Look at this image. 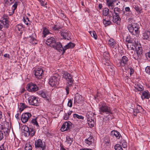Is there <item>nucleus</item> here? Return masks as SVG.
Returning <instances> with one entry per match:
<instances>
[{"label":"nucleus","mask_w":150,"mask_h":150,"mask_svg":"<svg viewBox=\"0 0 150 150\" xmlns=\"http://www.w3.org/2000/svg\"><path fill=\"white\" fill-rule=\"evenodd\" d=\"M127 41V45L129 50H135L138 57L141 55L142 53V48L140 45L136 44V39L131 38Z\"/></svg>","instance_id":"obj_1"},{"label":"nucleus","mask_w":150,"mask_h":150,"mask_svg":"<svg viewBox=\"0 0 150 150\" xmlns=\"http://www.w3.org/2000/svg\"><path fill=\"white\" fill-rule=\"evenodd\" d=\"M127 28L129 32L133 35H135L139 33V25L137 23L129 24Z\"/></svg>","instance_id":"obj_2"},{"label":"nucleus","mask_w":150,"mask_h":150,"mask_svg":"<svg viewBox=\"0 0 150 150\" xmlns=\"http://www.w3.org/2000/svg\"><path fill=\"white\" fill-rule=\"evenodd\" d=\"M60 76L57 74H55L49 79V83L52 86L58 85Z\"/></svg>","instance_id":"obj_3"},{"label":"nucleus","mask_w":150,"mask_h":150,"mask_svg":"<svg viewBox=\"0 0 150 150\" xmlns=\"http://www.w3.org/2000/svg\"><path fill=\"white\" fill-rule=\"evenodd\" d=\"M24 135L25 137H28L30 136V137H32L35 134V130L32 127H28L26 126L24 127Z\"/></svg>","instance_id":"obj_4"},{"label":"nucleus","mask_w":150,"mask_h":150,"mask_svg":"<svg viewBox=\"0 0 150 150\" xmlns=\"http://www.w3.org/2000/svg\"><path fill=\"white\" fill-rule=\"evenodd\" d=\"M128 59L125 56H123L120 60L118 59L116 61V64L117 66L119 67H124L125 68V66L128 64Z\"/></svg>","instance_id":"obj_5"},{"label":"nucleus","mask_w":150,"mask_h":150,"mask_svg":"<svg viewBox=\"0 0 150 150\" xmlns=\"http://www.w3.org/2000/svg\"><path fill=\"white\" fill-rule=\"evenodd\" d=\"M2 18V20L0 21V30L3 27L8 28L9 26V21L8 16L4 14Z\"/></svg>","instance_id":"obj_6"},{"label":"nucleus","mask_w":150,"mask_h":150,"mask_svg":"<svg viewBox=\"0 0 150 150\" xmlns=\"http://www.w3.org/2000/svg\"><path fill=\"white\" fill-rule=\"evenodd\" d=\"M63 77L66 79L69 82L67 83V86H71L73 83L74 80L71 75L67 72L65 73L63 75Z\"/></svg>","instance_id":"obj_7"},{"label":"nucleus","mask_w":150,"mask_h":150,"mask_svg":"<svg viewBox=\"0 0 150 150\" xmlns=\"http://www.w3.org/2000/svg\"><path fill=\"white\" fill-rule=\"evenodd\" d=\"M99 109V112L101 114H102V113L104 112H105L106 114L111 113L110 108L106 104H103L101 105Z\"/></svg>","instance_id":"obj_8"},{"label":"nucleus","mask_w":150,"mask_h":150,"mask_svg":"<svg viewBox=\"0 0 150 150\" xmlns=\"http://www.w3.org/2000/svg\"><path fill=\"white\" fill-rule=\"evenodd\" d=\"M35 147L38 149L44 150L46 148L45 144H43L42 140L40 139L37 140L35 142Z\"/></svg>","instance_id":"obj_9"},{"label":"nucleus","mask_w":150,"mask_h":150,"mask_svg":"<svg viewBox=\"0 0 150 150\" xmlns=\"http://www.w3.org/2000/svg\"><path fill=\"white\" fill-rule=\"evenodd\" d=\"M28 102L30 105L35 106H38L39 104L38 99L33 96L30 97L28 98Z\"/></svg>","instance_id":"obj_10"},{"label":"nucleus","mask_w":150,"mask_h":150,"mask_svg":"<svg viewBox=\"0 0 150 150\" xmlns=\"http://www.w3.org/2000/svg\"><path fill=\"white\" fill-rule=\"evenodd\" d=\"M31 116V114L29 112L23 113L21 115L22 122L24 123L26 122Z\"/></svg>","instance_id":"obj_11"},{"label":"nucleus","mask_w":150,"mask_h":150,"mask_svg":"<svg viewBox=\"0 0 150 150\" xmlns=\"http://www.w3.org/2000/svg\"><path fill=\"white\" fill-rule=\"evenodd\" d=\"M43 71L42 69L39 68L36 69L35 71V77L38 79L42 78V75L43 74Z\"/></svg>","instance_id":"obj_12"},{"label":"nucleus","mask_w":150,"mask_h":150,"mask_svg":"<svg viewBox=\"0 0 150 150\" xmlns=\"http://www.w3.org/2000/svg\"><path fill=\"white\" fill-rule=\"evenodd\" d=\"M52 47L60 52L62 51L63 52L64 51V48L62 47V44L60 42H56Z\"/></svg>","instance_id":"obj_13"},{"label":"nucleus","mask_w":150,"mask_h":150,"mask_svg":"<svg viewBox=\"0 0 150 150\" xmlns=\"http://www.w3.org/2000/svg\"><path fill=\"white\" fill-rule=\"evenodd\" d=\"M140 94L141 95V98L143 100L144 99H149L150 97V94L148 91H142Z\"/></svg>","instance_id":"obj_14"},{"label":"nucleus","mask_w":150,"mask_h":150,"mask_svg":"<svg viewBox=\"0 0 150 150\" xmlns=\"http://www.w3.org/2000/svg\"><path fill=\"white\" fill-rule=\"evenodd\" d=\"M56 42L55 38L51 37L47 40L46 43L47 45L52 47L54 45Z\"/></svg>","instance_id":"obj_15"},{"label":"nucleus","mask_w":150,"mask_h":150,"mask_svg":"<svg viewBox=\"0 0 150 150\" xmlns=\"http://www.w3.org/2000/svg\"><path fill=\"white\" fill-rule=\"evenodd\" d=\"M103 57L105 59V60L103 62L105 65L107 66L110 65V62L109 60L110 59L109 54L107 52H105L103 54Z\"/></svg>","instance_id":"obj_16"},{"label":"nucleus","mask_w":150,"mask_h":150,"mask_svg":"<svg viewBox=\"0 0 150 150\" xmlns=\"http://www.w3.org/2000/svg\"><path fill=\"white\" fill-rule=\"evenodd\" d=\"M28 90L32 92H35L38 90V88L36 84L30 83L28 86Z\"/></svg>","instance_id":"obj_17"},{"label":"nucleus","mask_w":150,"mask_h":150,"mask_svg":"<svg viewBox=\"0 0 150 150\" xmlns=\"http://www.w3.org/2000/svg\"><path fill=\"white\" fill-rule=\"evenodd\" d=\"M117 13H115V15L113 16V22L117 25H119L120 23L121 18Z\"/></svg>","instance_id":"obj_18"},{"label":"nucleus","mask_w":150,"mask_h":150,"mask_svg":"<svg viewBox=\"0 0 150 150\" xmlns=\"http://www.w3.org/2000/svg\"><path fill=\"white\" fill-rule=\"evenodd\" d=\"M110 12L111 13V14L109 12V10L108 8H105L103 11V15L104 16H108V17L110 18L112 16V12L111 11H110Z\"/></svg>","instance_id":"obj_19"},{"label":"nucleus","mask_w":150,"mask_h":150,"mask_svg":"<svg viewBox=\"0 0 150 150\" xmlns=\"http://www.w3.org/2000/svg\"><path fill=\"white\" fill-rule=\"evenodd\" d=\"M82 100V96L81 95H76L74 98V104H80L81 103Z\"/></svg>","instance_id":"obj_20"},{"label":"nucleus","mask_w":150,"mask_h":150,"mask_svg":"<svg viewBox=\"0 0 150 150\" xmlns=\"http://www.w3.org/2000/svg\"><path fill=\"white\" fill-rule=\"evenodd\" d=\"M116 0H107V4L110 9H112L114 7V3Z\"/></svg>","instance_id":"obj_21"},{"label":"nucleus","mask_w":150,"mask_h":150,"mask_svg":"<svg viewBox=\"0 0 150 150\" xmlns=\"http://www.w3.org/2000/svg\"><path fill=\"white\" fill-rule=\"evenodd\" d=\"M75 46V45L71 42H69L67 45H65L64 47V51L63 52L62 54H64L65 51V50L69 48H73Z\"/></svg>","instance_id":"obj_22"},{"label":"nucleus","mask_w":150,"mask_h":150,"mask_svg":"<svg viewBox=\"0 0 150 150\" xmlns=\"http://www.w3.org/2000/svg\"><path fill=\"white\" fill-rule=\"evenodd\" d=\"M60 34L61 36L63 37V38L65 39H68L66 37L69 36V34L67 30H62L60 32Z\"/></svg>","instance_id":"obj_23"},{"label":"nucleus","mask_w":150,"mask_h":150,"mask_svg":"<svg viewBox=\"0 0 150 150\" xmlns=\"http://www.w3.org/2000/svg\"><path fill=\"white\" fill-rule=\"evenodd\" d=\"M111 135L112 136H115L117 139L120 138L121 134L120 133L117 131L113 130L111 132Z\"/></svg>","instance_id":"obj_24"},{"label":"nucleus","mask_w":150,"mask_h":150,"mask_svg":"<svg viewBox=\"0 0 150 150\" xmlns=\"http://www.w3.org/2000/svg\"><path fill=\"white\" fill-rule=\"evenodd\" d=\"M133 7L138 13L141 12L142 9L139 4H136L133 6Z\"/></svg>","instance_id":"obj_25"},{"label":"nucleus","mask_w":150,"mask_h":150,"mask_svg":"<svg viewBox=\"0 0 150 150\" xmlns=\"http://www.w3.org/2000/svg\"><path fill=\"white\" fill-rule=\"evenodd\" d=\"M142 38L144 40H147L150 39V32L148 31L143 33Z\"/></svg>","instance_id":"obj_26"},{"label":"nucleus","mask_w":150,"mask_h":150,"mask_svg":"<svg viewBox=\"0 0 150 150\" xmlns=\"http://www.w3.org/2000/svg\"><path fill=\"white\" fill-rule=\"evenodd\" d=\"M85 142L86 144L88 145H90L93 142V137L91 136L89 137L88 139H86L85 140Z\"/></svg>","instance_id":"obj_27"},{"label":"nucleus","mask_w":150,"mask_h":150,"mask_svg":"<svg viewBox=\"0 0 150 150\" xmlns=\"http://www.w3.org/2000/svg\"><path fill=\"white\" fill-rule=\"evenodd\" d=\"M67 144L69 146H70L73 141V138H71L69 136H67L66 137Z\"/></svg>","instance_id":"obj_28"},{"label":"nucleus","mask_w":150,"mask_h":150,"mask_svg":"<svg viewBox=\"0 0 150 150\" xmlns=\"http://www.w3.org/2000/svg\"><path fill=\"white\" fill-rule=\"evenodd\" d=\"M49 33L50 32L49 30L45 27H44L43 28V31L42 37L43 38L45 37L46 35L49 34Z\"/></svg>","instance_id":"obj_29"},{"label":"nucleus","mask_w":150,"mask_h":150,"mask_svg":"<svg viewBox=\"0 0 150 150\" xmlns=\"http://www.w3.org/2000/svg\"><path fill=\"white\" fill-rule=\"evenodd\" d=\"M114 12L115 14V13H117L118 15H120V14L122 13H123L124 14L125 13L124 11L120 9V8H118L117 7L115 8L114 9Z\"/></svg>","instance_id":"obj_30"},{"label":"nucleus","mask_w":150,"mask_h":150,"mask_svg":"<svg viewBox=\"0 0 150 150\" xmlns=\"http://www.w3.org/2000/svg\"><path fill=\"white\" fill-rule=\"evenodd\" d=\"M27 38L28 40H29V41L32 44H36V39L33 37L30 36L28 38Z\"/></svg>","instance_id":"obj_31"},{"label":"nucleus","mask_w":150,"mask_h":150,"mask_svg":"<svg viewBox=\"0 0 150 150\" xmlns=\"http://www.w3.org/2000/svg\"><path fill=\"white\" fill-rule=\"evenodd\" d=\"M115 40L112 39H110L108 41V44L110 46L112 47H114V45H115Z\"/></svg>","instance_id":"obj_32"},{"label":"nucleus","mask_w":150,"mask_h":150,"mask_svg":"<svg viewBox=\"0 0 150 150\" xmlns=\"http://www.w3.org/2000/svg\"><path fill=\"white\" fill-rule=\"evenodd\" d=\"M32 145L30 143H27L25 144V150H32Z\"/></svg>","instance_id":"obj_33"},{"label":"nucleus","mask_w":150,"mask_h":150,"mask_svg":"<svg viewBox=\"0 0 150 150\" xmlns=\"http://www.w3.org/2000/svg\"><path fill=\"white\" fill-rule=\"evenodd\" d=\"M135 89L137 90V91H142L144 89V87L143 86L140 85L138 84L135 87Z\"/></svg>","instance_id":"obj_34"},{"label":"nucleus","mask_w":150,"mask_h":150,"mask_svg":"<svg viewBox=\"0 0 150 150\" xmlns=\"http://www.w3.org/2000/svg\"><path fill=\"white\" fill-rule=\"evenodd\" d=\"M18 4L17 2L16 1L14 4L12 6V12L11 13V14H10V15H11V14H13L15 10L17 8V6Z\"/></svg>","instance_id":"obj_35"},{"label":"nucleus","mask_w":150,"mask_h":150,"mask_svg":"<svg viewBox=\"0 0 150 150\" xmlns=\"http://www.w3.org/2000/svg\"><path fill=\"white\" fill-rule=\"evenodd\" d=\"M16 30L22 31L23 29V27L22 24H18L17 25L15 28Z\"/></svg>","instance_id":"obj_36"},{"label":"nucleus","mask_w":150,"mask_h":150,"mask_svg":"<svg viewBox=\"0 0 150 150\" xmlns=\"http://www.w3.org/2000/svg\"><path fill=\"white\" fill-rule=\"evenodd\" d=\"M73 117L75 118L83 120L84 117L82 115H79L75 113L73 114Z\"/></svg>","instance_id":"obj_37"},{"label":"nucleus","mask_w":150,"mask_h":150,"mask_svg":"<svg viewBox=\"0 0 150 150\" xmlns=\"http://www.w3.org/2000/svg\"><path fill=\"white\" fill-rule=\"evenodd\" d=\"M103 23L105 26L110 25L111 24V22L110 20H106L105 19H103Z\"/></svg>","instance_id":"obj_38"},{"label":"nucleus","mask_w":150,"mask_h":150,"mask_svg":"<svg viewBox=\"0 0 150 150\" xmlns=\"http://www.w3.org/2000/svg\"><path fill=\"white\" fill-rule=\"evenodd\" d=\"M66 123V126L67 129V130H70L71 127L72 123L70 122H65Z\"/></svg>","instance_id":"obj_39"},{"label":"nucleus","mask_w":150,"mask_h":150,"mask_svg":"<svg viewBox=\"0 0 150 150\" xmlns=\"http://www.w3.org/2000/svg\"><path fill=\"white\" fill-rule=\"evenodd\" d=\"M52 28L53 30L57 31H58L59 29L62 28L61 26L56 25H54Z\"/></svg>","instance_id":"obj_40"},{"label":"nucleus","mask_w":150,"mask_h":150,"mask_svg":"<svg viewBox=\"0 0 150 150\" xmlns=\"http://www.w3.org/2000/svg\"><path fill=\"white\" fill-rule=\"evenodd\" d=\"M115 150H123L121 146L119 144H116L114 146Z\"/></svg>","instance_id":"obj_41"},{"label":"nucleus","mask_w":150,"mask_h":150,"mask_svg":"<svg viewBox=\"0 0 150 150\" xmlns=\"http://www.w3.org/2000/svg\"><path fill=\"white\" fill-rule=\"evenodd\" d=\"M23 21L25 24L27 25H28L30 24V22L29 18L27 17H26V18L24 17L23 19Z\"/></svg>","instance_id":"obj_42"},{"label":"nucleus","mask_w":150,"mask_h":150,"mask_svg":"<svg viewBox=\"0 0 150 150\" xmlns=\"http://www.w3.org/2000/svg\"><path fill=\"white\" fill-rule=\"evenodd\" d=\"M125 70H127L128 71H130V75L131 76L132 74L134 73V70L131 67H129L127 69V68H125Z\"/></svg>","instance_id":"obj_43"},{"label":"nucleus","mask_w":150,"mask_h":150,"mask_svg":"<svg viewBox=\"0 0 150 150\" xmlns=\"http://www.w3.org/2000/svg\"><path fill=\"white\" fill-rule=\"evenodd\" d=\"M20 104L21 107L20 108V110L21 111H22L25 108H27V106L24 103H21Z\"/></svg>","instance_id":"obj_44"},{"label":"nucleus","mask_w":150,"mask_h":150,"mask_svg":"<svg viewBox=\"0 0 150 150\" xmlns=\"http://www.w3.org/2000/svg\"><path fill=\"white\" fill-rule=\"evenodd\" d=\"M31 122L34 125H35L37 127H39V125L36 119H32Z\"/></svg>","instance_id":"obj_45"},{"label":"nucleus","mask_w":150,"mask_h":150,"mask_svg":"<svg viewBox=\"0 0 150 150\" xmlns=\"http://www.w3.org/2000/svg\"><path fill=\"white\" fill-rule=\"evenodd\" d=\"M66 125V123L64 122L62 125L61 130L62 131H64L67 130Z\"/></svg>","instance_id":"obj_46"},{"label":"nucleus","mask_w":150,"mask_h":150,"mask_svg":"<svg viewBox=\"0 0 150 150\" xmlns=\"http://www.w3.org/2000/svg\"><path fill=\"white\" fill-rule=\"evenodd\" d=\"M1 131H3V132L4 133L5 135L8 134L9 132L8 129L6 128H3Z\"/></svg>","instance_id":"obj_47"},{"label":"nucleus","mask_w":150,"mask_h":150,"mask_svg":"<svg viewBox=\"0 0 150 150\" xmlns=\"http://www.w3.org/2000/svg\"><path fill=\"white\" fill-rule=\"evenodd\" d=\"M15 0H4L5 3L7 4H11Z\"/></svg>","instance_id":"obj_48"},{"label":"nucleus","mask_w":150,"mask_h":150,"mask_svg":"<svg viewBox=\"0 0 150 150\" xmlns=\"http://www.w3.org/2000/svg\"><path fill=\"white\" fill-rule=\"evenodd\" d=\"M89 115L87 116V121L88 122L94 121V117H89Z\"/></svg>","instance_id":"obj_49"},{"label":"nucleus","mask_w":150,"mask_h":150,"mask_svg":"<svg viewBox=\"0 0 150 150\" xmlns=\"http://www.w3.org/2000/svg\"><path fill=\"white\" fill-rule=\"evenodd\" d=\"M92 37H93L96 40L97 39V35L95 31H93L92 32Z\"/></svg>","instance_id":"obj_50"},{"label":"nucleus","mask_w":150,"mask_h":150,"mask_svg":"<svg viewBox=\"0 0 150 150\" xmlns=\"http://www.w3.org/2000/svg\"><path fill=\"white\" fill-rule=\"evenodd\" d=\"M146 72L148 74L150 75V67H147L145 69Z\"/></svg>","instance_id":"obj_51"},{"label":"nucleus","mask_w":150,"mask_h":150,"mask_svg":"<svg viewBox=\"0 0 150 150\" xmlns=\"http://www.w3.org/2000/svg\"><path fill=\"white\" fill-rule=\"evenodd\" d=\"M67 105L70 107H71L72 105V101L71 99H69Z\"/></svg>","instance_id":"obj_52"},{"label":"nucleus","mask_w":150,"mask_h":150,"mask_svg":"<svg viewBox=\"0 0 150 150\" xmlns=\"http://www.w3.org/2000/svg\"><path fill=\"white\" fill-rule=\"evenodd\" d=\"M40 94L41 96L43 98H47V96L46 93L43 91H41Z\"/></svg>","instance_id":"obj_53"},{"label":"nucleus","mask_w":150,"mask_h":150,"mask_svg":"<svg viewBox=\"0 0 150 150\" xmlns=\"http://www.w3.org/2000/svg\"><path fill=\"white\" fill-rule=\"evenodd\" d=\"M88 125L89 127H92L94 126V121L89 122H88Z\"/></svg>","instance_id":"obj_54"},{"label":"nucleus","mask_w":150,"mask_h":150,"mask_svg":"<svg viewBox=\"0 0 150 150\" xmlns=\"http://www.w3.org/2000/svg\"><path fill=\"white\" fill-rule=\"evenodd\" d=\"M40 3L41 5L44 6H45V4L46 5V3L45 4L44 0H38Z\"/></svg>","instance_id":"obj_55"},{"label":"nucleus","mask_w":150,"mask_h":150,"mask_svg":"<svg viewBox=\"0 0 150 150\" xmlns=\"http://www.w3.org/2000/svg\"><path fill=\"white\" fill-rule=\"evenodd\" d=\"M137 109L140 112H142L143 110V109L142 107L139 105H138L137 106Z\"/></svg>","instance_id":"obj_56"},{"label":"nucleus","mask_w":150,"mask_h":150,"mask_svg":"<svg viewBox=\"0 0 150 150\" xmlns=\"http://www.w3.org/2000/svg\"><path fill=\"white\" fill-rule=\"evenodd\" d=\"M4 137L3 133L2 131L0 130V141Z\"/></svg>","instance_id":"obj_57"},{"label":"nucleus","mask_w":150,"mask_h":150,"mask_svg":"<svg viewBox=\"0 0 150 150\" xmlns=\"http://www.w3.org/2000/svg\"><path fill=\"white\" fill-rule=\"evenodd\" d=\"M69 117L70 116L68 115V114L65 113L64 116V120H67L69 118Z\"/></svg>","instance_id":"obj_58"},{"label":"nucleus","mask_w":150,"mask_h":150,"mask_svg":"<svg viewBox=\"0 0 150 150\" xmlns=\"http://www.w3.org/2000/svg\"><path fill=\"white\" fill-rule=\"evenodd\" d=\"M125 10L126 11V12H129V13L130 14H131V11H130V8L128 7H126L125 8Z\"/></svg>","instance_id":"obj_59"},{"label":"nucleus","mask_w":150,"mask_h":150,"mask_svg":"<svg viewBox=\"0 0 150 150\" xmlns=\"http://www.w3.org/2000/svg\"><path fill=\"white\" fill-rule=\"evenodd\" d=\"M68 86H67L66 87V88L65 89L66 91V92H67V95H68L69 93V88Z\"/></svg>","instance_id":"obj_60"},{"label":"nucleus","mask_w":150,"mask_h":150,"mask_svg":"<svg viewBox=\"0 0 150 150\" xmlns=\"http://www.w3.org/2000/svg\"><path fill=\"white\" fill-rule=\"evenodd\" d=\"M122 146L124 148H125L127 146V143L126 142H123L122 144Z\"/></svg>","instance_id":"obj_61"},{"label":"nucleus","mask_w":150,"mask_h":150,"mask_svg":"<svg viewBox=\"0 0 150 150\" xmlns=\"http://www.w3.org/2000/svg\"><path fill=\"white\" fill-rule=\"evenodd\" d=\"M133 111L134 112V113H137L141 112L137 109H135L134 110H133Z\"/></svg>","instance_id":"obj_62"},{"label":"nucleus","mask_w":150,"mask_h":150,"mask_svg":"<svg viewBox=\"0 0 150 150\" xmlns=\"http://www.w3.org/2000/svg\"><path fill=\"white\" fill-rule=\"evenodd\" d=\"M20 115V114L18 113H17L15 117H16L17 119H19V116Z\"/></svg>","instance_id":"obj_63"},{"label":"nucleus","mask_w":150,"mask_h":150,"mask_svg":"<svg viewBox=\"0 0 150 150\" xmlns=\"http://www.w3.org/2000/svg\"><path fill=\"white\" fill-rule=\"evenodd\" d=\"M4 57H5L9 58V55L8 54H4Z\"/></svg>","instance_id":"obj_64"}]
</instances>
